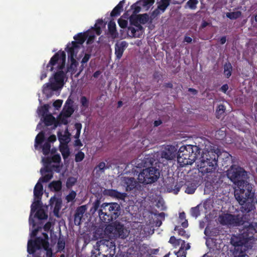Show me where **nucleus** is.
Here are the masks:
<instances>
[{
	"instance_id": "nucleus-1",
	"label": "nucleus",
	"mask_w": 257,
	"mask_h": 257,
	"mask_svg": "<svg viewBox=\"0 0 257 257\" xmlns=\"http://www.w3.org/2000/svg\"><path fill=\"white\" fill-rule=\"evenodd\" d=\"M48 217L45 210H31L29 217V223L30 225L31 239H29L27 244V251L29 254H34L37 250L40 252L45 251L46 257H52L53 253L52 247L48 242V235L46 233H43L42 236L38 237L35 240H33L32 238L35 237L38 232V228L35 226L36 220L46 219Z\"/></svg>"
},
{
	"instance_id": "nucleus-2",
	"label": "nucleus",
	"mask_w": 257,
	"mask_h": 257,
	"mask_svg": "<svg viewBox=\"0 0 257 257\" xmlns=\"http://www.w3.org/2000/svg\"><path fill=\"white\" fill-rule=\"evenodd\" d=\"M65 52L59 51L53 55L48 64L46 65V68L48 69L50 67L49 71H52L54 70V66L58 63L57 68L59 70L54 74L53 77L50 78L49 83L43 85V93L48 98L52 95V91L61 89L64 85L65 74L62 70L65 67Z\"/></svg>"
},
{
	"instance_id": "nucleus-3",
	"label": "nucleus",
	"mask_w": 257,
	"mask_h": 257,
	"mask_svg": "<svg viewBox=\"0 0 257 257\" xmlns=\"http://www.w3.org/2000/svg\"><path fill=\"white\" fill-rule=\"evenodd\" d=\"M218 158V155L216 152L211 150L206 151L202 154L197 165L198 171L201 173L202 177H204L211 185L213 189H216L223 182L220 175L215 172Z\"/></svg>"
},
{
	"instance_id": "nucleus-4",
	"label": "nucleus",
	"mask_w": 257,
	"mask_h": 257,
	"mask_svg": "<svg viewBox=\"0 0 257 257\" xmlns=\"http://www.w3.org/2000/svg\"><path fill=\"white\" fill-rule=\"evenodd\" d=\"M238 188L235 190L234 196L241 205L240 209H255L254 206L255 189L253 185L247 180L241 183L240 186H236Z\"/></svg>"
},
{
	"instance_id": "nucleus-5",
	"label": "nucleus",
	"mask_w": 257,
	"mask_h": 257,
	"mask_svg": "<svg viewBox=\"0 0 257 257\" xmlns=\"http://www.w3.org/2000/svg\"><path fill=\"white\" fill-rule=\"evenodd\" d=\"M200 151L197 146L187 145L181 146L177 153V161L180 166L184 167L192 165L200 155Z\"/></svg>"
},
{
	"instance_id": "nucleus-6",
	"label": "nucleus",
	"mask_w": 257,
	"mask_h": 257,
	"mask_svg": "<svg viewBox=\"0 0 257 257\" xmlns=\"http://www.w3.org/2000/svg\"><path fill=\"white\" fill-rule=\"evenodd\" d=\"M226 175L235 186H240L248 179L247 172L243 168L235 165H232L227 171Z\"/></svg>"
},
{
	"instance_id": "nucleus-7",
	"label": "nucleus",
	"mask_w": 257,
	"mask_h": 257,
	"mask_svg": "<svg viewBox=\"0 0 257 257\" xmlns=\"http://www.w3.org/2000/svg\"><path fill=\"white\" fill-rule=\"evenodd\" d=\"M159 177V170L156 167H150L143 169L139 174L138 179L140 183L147 185L155 182Z\"/></svg>"
},
{
	"instance_id": "nucleus-8",
	"label": "nucleus",
	"mask_w": 257,
	"mask_h": 257,
	"mask_svg": "<svg viewBox=\"0 0 257 257\" xmlns=\"http://www.w3.org/2000/svg\"><path fill=\"white\" fill-rule=\"evenodd\" d=\"M94 249L92 251L91 257H96L99 254L100 250H109L108 254L104 257H112L115 253V245L113 242L105 239L98 241L94 246Z\"/></svg>"
},
{
	"instance_id": "nucleus-9",
	"label": "nucleus",
	"mask_w": 257,
	"mask_h": 257,
	"mask_svg": "<svg viewBox=\"0 0 257 257\" xmlns=\"http://www.w3.org/2000/svg\"><path fill=\"white\" fill-rule=\"evenodd\" d=\"M218 219L221 224L230 227L239 226L244 223L242 215H240L238 214H231L222 213L219 215Z\"/></svg>"
},
{
	"instance_id": "nucleus-10",
	"label": "nucleus",
	"mask_w": 257,
	"mask_h": 257,
	"mask_svg": "<svg viewBox=\"0 0 257 257\" xmlns=\"http://www.w3.org/2000/svg\"><path fill=\"white\" fill-rule=\"evenodd\" d=\"M106 233L110 234L114 237L124 238L123 226L119 222H115L107 225L105 229Z\"/></svg>"
},
{
	"instance_id": "nucleus-11",
	"label": "nucleus",
	"mask_w": 257,
	"mask_h": 257,
	"mask_svg": "<svg viewBox=\"0 0 257 257\" xmlns=\"http://www.w3.org/2000/svg\"><path fill=\"white\" fill-rule=\"evenodd\" d=\"M168 182L165 184V188L168 192H171L174 194H177L180 189L185 185V181L181 180L177 181L174 185L175 180L174 178H170L168 180Z\"/></svg>"
},
{
	"instance_id": "nucleus-12",
	"label": "nucleus",
	"mask_w": 257,
	"mask_h": 257,
	"mask_svg": "<svg viewBox=\"0 0 257 257\" xmlns=\"http://www.w3.org/2000/svg\"><path fill=\"white\" fill-rule=\"evenodd\" d=\"M98 211L100 219L104 223H108L118 216V211L119 210H108V212H103V210H95Z\"/></svg>"
},
{
	"instance_id": "nucleus-13",
	"label": "nucleus",
	"mask_w": 257,
	"mask_h": 257,
	"mask_svg": "<svg viewBox=\"0 0 257 257\" xmlns=\"http://www.w3.org/2000/svg\"><path fill=\"white\" fill-rule=\"evenodd\" d=\"M177 149L172 145H167L162 148L159 155L162 158L171 160L176 157Z\"/></svg>"
},
{
	"instance_id": "nucleus-14",
	"label": "nucleus",
	"mask_w": 257,
	"mask_h": 257,
	"mask_svg": "<svg viewBox=\"0 0 257 257\" xmlns=\"http://www.w3.org/2000/svg\"><path fill=\"white\" fill-rule=\"evenodd\" d=\"M123 186L125 187L126 191H130L133 190H141V186L139 184L138 182L133 177H124L122 180Z\"/></svg>"
},
{
	"instance_id": "nucleus-15",
	"label": "nucleus",
	"mask_w": 257,
	"mask_h": 257,
	"mask_svg": "<svg viewBox=\"0 0 257 257\" xmlns=\"http://www.w3.org/2000/svg\"><path fill=\"white\" fill-rule=\"evenodd\" d=\"M79 47L80 46H77L75 42H72L71 44H67L66 50L68 53V57L71 61H75L74 58L76 56Z\"/></svg>"
},
{
	"instance_id": "nucleus-16",
	"label": "nucleus",
	"mask_w": 257,
	"mask_h": 257,
	"mask_svg": "<svg viewBox=\"0 0 257 257\" xmlns=\"http://www.w3.org/2000/svg\"><path fill=\"white\" fill-rule=\"evenodd\" d=\"M128 44L125 41H121L120 43H116L115 44V55L117 59H120L121 58Z\"/></svg>"
},
{
	"instance_id": "nucleus-17",
	"label": "nucleus",
	"mask_w": 257,
	"mask_h": 257,
	"mask_svg": "<svg viewBox=\"0 0 257 257\" xmlns=\"http://www.w3.org/2000/svg\"><path fill=\"white\" fill-rule=\"evenodd\" d=\"M103 193L105 195L121 200H124L126 197L125 193H121L114 189H105Z\"/></svg>"
},
{
	"instance_id": "nucleus-18",
	"label": "nucleus",
	"mask_w": 257,
	"mask_h": 257,
	"mask_svg": "<svg viewBox=\"0 0 257 257\" xmlns=\"http://www.w3.org/2000/svg\"><path fill=\"white\" fill-rule=\"evenodd\" d=\"M58 140L60 142V145H68V144L70 141L71 134L67 128L64 131V134L62 132L59 131L57 133Z\"/></svg>"
},
{
	"instance_id": "nucleus-19",
	"label": "nucleus",
	"mask_w": 257,
	"mask_h": 257,
	"mask_svg": "<svg viewBox=\"0 0 257 257\" xmlns=\"http://www.w3.org/2000/svg\"><path fill=\"white\" fill-rule=\"evenodd\" d=\"M242 235L239 236H233L231 238V244L236 247L245 246V244L248 242V238L242 239Z\"/></svg>"
},
{
	"instance_id": "nucleus-20",
	"label": "nucleus",
	"mask_w": 257,
	"mask_h": 257,
	"mask_svg": "<svg viewBox=\"0 0 257 257\" xmlns=\"http://www.w3.org/2000/svg\"><path fill=\"white\" fill-rule=\"evenodd\" d=\"M48 188L51 191L58 192L61 191L62 182L61 180L53 181L48 185Z\"/></svg>"
},
{
	"instance_id": "nucleus-21",
	"label": "nucleus",
	"mask_w": 257,
	"mask_h": 257,
	"mask_svg": "<svg viewBox=\"0 0 257 257\" xmlns=\"http://www.w3.org/2000/svg\"><path fill=\"white\" fill-rule=\"evenodd\" d=\"M44 122L47 126H50L53 124L55 127L59 125V122L51 114H46L44 116Z\"/></svg>"
},
{
	"instance_id": "nucleus-22",
	"label": "nucleus",
	"mask_w": 257,
	"mask_h": 257,
	"mask_svg": "<svg viewBox=\"0 0 257 257\" xmlns=\"http://www.w3.org/2000/svg\"><path fill=\"white\" fill-rule=\"evenodd\" d=\"M125 0H122L113 8L110 13L111 17H115L120 15L121 12L123 11V4Z\"/></svg>"
},
{
	"instance_id": "nucleus-23",
	"label": "nucleus",
	"mask_w": 257,
	"mask_h": 257,
	"mask_svg": "<svg viewBox=\"0 0 257 257\" xmlns=\"http://www.w3.org/2000/svg\"><path fill=\"white\" fill-rule=\"evenodd\" d=\"M43 194V186L42 183L38 182L34 189V198L40 199L42 198Z\"/></svg>"
},
{
	"instance_id": "nucleus-24",
	"label": "nucleus",
	"mask_w": 257,
	"mask_h": 257,
	"mask_svg": "<svg viewBox=\"0 0 257 257\" xmlns=\"http://www.w3.org/2000/svg\"><path fill=\"white\" fill-rule=\"evenodd\" d=\"M87 37L88 34L86 33H79L74 36L73 38L75 40L74 42H76L77 45L80 46L84 43Z\"/></svg>"
},
{
	"instance_id": "nucleus-25",
	"label": "nucleus",
	"mask_w": 257,
	"mask_h": 257,
	"mask_svg": "<svg viewBox=\"0 0 257 257\" xmlns=\"http://www.w3.org/2000/svg\"><path fill=\"white\" fill-rule=\"evenodd\" d=\"M213 202L211 199H208L205 200L203 203H200L195 207H192L191 209H200L203 207V209H211L213 207Z\"/></svg>"
},
{
	"instance_id": "nucleus-26",
	"label": "nucleus",
	"mask_w": 257,
	"mask_h": 257,
	"mask_svg": "<svg viewBox=\"0 0 257 257\" xmlns=\"http://www.w3.org/2000/svg\"><path fill=\"white\" fill-rule=\"evenodd\" d=\"M45 139V132L43 131L40 132L36 137L35 140V148L37 149L39 145H41L44 141Z\"/></svg>"
},
{
	"instance_id": "nucleus-27",
	"label": "nucleus",
	"mask_w": 257,
	"mask_h": 257,
	"mask_svg": "<svg viewBox=\"0 0 257 257\" xmlns=\"http://www.w3.org/2000/svg\"><path fill=\"white\" fill-rule=\"evenodd\" d=\"M223 74L227 78L230 77L232 71V66L229 62L225 63L223 66Z\"/></svg>"
},
{
	"instance_id": "nucleus-28",
	"label": "nucleus",
	"mask_w": 257,
	"mask_h": 257,
	"mask_svg": "<svg viewBox=\"0 0 257 257\" xmlns=\"http://www.w3.org/2000/svg\"><path fill=\"white\" fill-rule=\"evenodd\" d=\"M59 150L64 160L67 159L70 156V152L68 145H60Z\"/></svg>"
},
{
	"instance_id": "nucleus-29",
	"label": "nucleus",
	"mask_w": 257,
	"mask_h": 257,
	"mask_svg": "<svg viewBox=\"0 0 257 257\" xmlns=\"http://www.w3.org/2000/svg\"><path fill=\"white\" fill-rule=\"evenodd\" d=\"M178 223H180L183 228H187L188 226V220L186 218V215L184 212L179 213Z\"/></svg>"
},
{
	"instance_id": "nucleus-30",
	"label": "nucleus",
	"mask_w": 257,
	"mask_h": 257,
	"mask_svg": "<svg viewBox=\"0 0 257 257\" xmlns=\"http://www.w3.org/2000/svg\"><path fill=\"white\" fill-rule=\"evenodd\" d=\"M169 242L175 247L179 246L180 245H181V246L185 245V242L184 240L180 239H177L174 236H171L170 237Z\"/></svg>"
},
{
	"instance_id": "nucleus-31",
	"label": "nucleus",
	"mask_w": 257,
	"mask_h": 257,
	"mask_svg": "<svg viewBox=\"0 0 257 257\" xmlns=\"http://www.w3.org/2000/svg\"><path fill=\"white\" fill-rule=\"evenodd\" d=\"M190 248V245L188 243L185 244V246H180L179 251L175 252L177 255V257H186V253L185 250H188Z\"/></svg>"
},
{
	"instance_id": "nucleus-32",
	"label": "nucleus",
	"mask_w": 257,
	"mask_h": 257,
	"mask_svg": "<svg viewBox=\"0 0 257 257\" xmlns=\"http://www.w3.org/2000/svg\"><path fill=\"white\" fill-rule=\"evenodd\" d=\"M108 29L110 35L115 37L117 33L116 30V25L114 22L110 21L108 24Z\"/></svg>"
},
{
	"instance_id": "nucleus-33",
	"label": "nucleus",
	"mask_w": 257,
	"mask_h": 257,
	"mask_svg": "<svg viewBox=\"0 0 257 257\" xmlns=\"http://www.w3.org/2000/svg\"><path fill=\"white\" fill-rule=\"evenodd\" d=\"M105 25V24L104 23L102 20L98 19V20H97L96 23L94 25V29L96 34L97 35H99L101 33L100 26H104Z\"/></svg>"
},
{
	"instance_id": "nucleus-34",
	"label": "nucleus",
	"mask_w": 257,
	"mask_h": 257,
	"mask_svg": "<svg viewBox=\"0 0 257 257\" xmlns=\"http://www.w3.org/2000/svg\"><path fill=\"white\" fill-rule=\"evenodd\" d=\"M42 198L40 199L34 198V201L31 205V209H43L42 203L41 201Z\"/></svg>"
},
{
	"instance_id": "nucleus-35",
	"label": "nucleus",
	"mask_w": 257,
	"mask_h": 257,
	"mask_svg": "<svg viewBox=\"0 0 257 257\" xmlns=\"http://www.w3.org/2000/svg\"><path fill=\"white\" fill-rule=\"evenodd\" d=\"M170 1L171 0H161L159 3L158 9L164 12L170 5Z\"/></svg>"
},
{
	"instance_id": "nucleus-36",
	"label": "nucleus",
	"mask_w": 257,
	"mask_h": 257,
	"mask_svg": "<svg viewBox=\"0 0 257 257\" xmlns=\"http://www.w3.org/2000/svg\"><path fill=\"white\" fill-rule=\"evenodd\" d=\"M241 16V12L240 11H236L233 12H229L226 13V17L230 20H235Z\"/></svg>"
},
{
	"instance_id": "nucleus-37",
	"label": "nucleus",
	"mask_w": 257,
	"mask_h": 257,
	"mask_svg": "<svg viewBox=\"0 0 257 257\" xmlns=\"http://www.w3.org/2000/svg\"><path fill=\"white\" fill-rule=\"evenodd\" d=\"M129 20L131 25L137 26L140 23L139 15H132L129 18Z\"/></svg>"
},
{
	"instance_id": "nucleus-38",
	"label": "nucleus",
	"mask_w": 257,
	"mask_h": 257,
	"mask_svg": "<svg viewBox=\"0 0 257 257\" xmlns=\"http://www.w3.org/2000/svg\"><path fill=\"white\" fill-rule=\"evenodd\" d=\"M77 182V179L73 177H68L67 179L66 186L68 189L71 188L72 186H73Z\"/></svg>"
},
{
	"instance_id": "nucleus-39",
	"label": "nucleus",
	"mask_w": 257,
	"mask_h": 257,
	"mask_svg": "<svg viewBox=\"0 0 257 257\" xmlns=\"http://www.w3.org/2000/svg\"><path fill=\"white\" fill-rule=\"evenodd\" d=\"M53 178V174L52 173H48L41 177L38 182L42 183H47L52 178Z\"/></svg>"
},
{
	"instance_id": "nucleus-40",
	"label": "nucleus",
	"mask_w": 257,
	"mask_h": 257,
	"mask_svg": "<svg viewBox=\"0 0 257 257\" xmlns=\"http://www.w3.org/2000/svg\"><path fill=\"white\" fill-rule=\"evenodd\" d=\"M42 152L44 155H47L49 154L51 148V144L49 142H45L42 147Z\"/></svg>"
},
{
	"instance_id": "nucleus-41",
	"label": "nucleus",
	"mask_w": 257,
	"mask_h": 257,
	"mask_svg": "<svg viewBox=\"0 0 257 257\" xmlns=\"http://www.w3.org/2000/svg\"><path fill=\"white\" fill-rule=\"evenodd\" d=\"M74 126L76 130V133L74 137L75 139H79L82 128V124L79 122H76L75 123Z\"/></svg>"
},
{
	"instance_id": "nucleus-42",
	"label": "nucleus",
	"mask_w": 257,
	"mask_h": 257,
	"mask_svg": "<svg viewBox=\"0 0 257 257\" xmlns=\"http://www.w3.org/2000/svg\"><path fill=\"white\" fill-rule=\"evenodd\" d=\"M57 251H62L65 246V242L63 238H59L57 243Z\"/></svg>"
},
{
	"instance_id": "nucleus-43",
	"label": "nucleus",
	"mask_w": 257,
	"mask_h": 257,
	"mask_svg": "<svg viewBox=\"0 0 257 257\" xmlns=\"http://www.w3.org/2000/svg\"><path fill=\"white\" fill-rule=\"evenodd\" d=\"M68 117H66V116L61 113L58 117V120H57L59 122V125L60 124H67L68 123Z\"/></svg>"
},
{
	"instance_id": "nucleus-44",
	"label": "nucleus",
	"mask_w": 257,
	"mask_h": 257,
	"mask_svg": "<svg viewBox=\"0 0 257 257\" xmlns=\"http://www.w3.org/2000/svg\"><path fill=\"white\" fill-rule=\"evenodd\" d=\"M138 3L139 2H137V3L132 5L131 7V10L133 11L132 15H137L141 11V8L138 5Z\"/></svg>"
},
{
	"instance_id": "nucleus-45",
	"label": "nucleus",
	"mask_w": 257,
	"mask_h": 257,
	"mask_svg": "<svg viewBox=\"0 0 257 257\" xmlns=\"http://www.w3.org/2000/svg\"><path fill=\"white\" fill-rule=\"evenodd\" d=\"M139 22L142 24H145L149 20V16L147 14L139 15Z\"/></svg>"
},
{
	"instance_id": "nucleus-46",
	"label": "nucleus",
	"mask_w": 257,
	"mask_h": 257,
	"mask_svg": "<svg viewBox=\"0 0 257 257\" xmlns=\"http://www.w3.org/2000/svg\"><path fill=\"white\" fill-rule=\"evenodd\" d=\"M76 196V193L75 191L72 190L66 197V199L67 202H70L73 201Z\"/></svg>"
},
{
	"instance_id": "nucleus-47",
	"label": "nucleus",
	"mask_w": 257,
	"mask_h": 257,
	"mask_svg": "<svg viewBox=\"0 0 257 257\" xmlns=\"http://www.w3.org/2000/svg\"><path fill=\"white\" fill-rule=\"evenodd\" d=\"M84 153L80 151L75 155V161L76 162H80L84 159Z\"/></svg>"
},
{
	"instance_id": "nucleus-48",
	"label": "nucleus",
	"mask_w": 257,
	"mask_h": 257,
	"mask_svg": "<svg viewBox=\"0 0 257 257\" xmlns=\"http://www.w3.org/2000/svg\"><path fill=\"white\" fill-rule=\"evenodd\" d=\"M225 107L224 105L220 104L218 106L217 108L216 109V116L219 118V115H221L223 114L225 112Z\"/></svg>"
},
{
	"instance_id": "nucleus-49",
	"label": "nucleus",
	"mask_w": 257,
	"mask_h": 257,
	"mask_svg": "<svg viewBox=\"0 0 257 257\" xmlns=\"http://www.w3.org/2000/svg\"><path fill=\"white\" fill-rule=\"evenodd\" d=\"M74 112V109L72 106H68L64 112L62 113L63 114L69 117Z\"/></svg>"
},
{
	"instance_id": "nucleus-50",
	"label": "nucleus",
	"mask_w": 257,
	"mask_h": 257,
	"mask_svg": "<svg viewBox=\"0 0 257 257\" xmlns=\"http://www.w3.org/2000/svg\"><path fill=\"white\" fill-rule=\"evenodd\" d=\"M51 204H53L55 202V207L54 209H60V206L61 204V201L59 200L58 199L56 198L55 197H53L50 199Z\"/></svg>"
},
{
	"instance_id": "nucleus-51",
	"label": "nucleus",
	"mask_w": 257,
	"mask_h": 257,
	"mask_svg": "<svg viewBox=\"0 0 257 257\" xmlns=\"http://www.w3.org/2000/svg\"><path fill=\"white\" fill-rule=\"evenodd\" d=\"M80 103L81 105L85 108H88L89 106V100L86 96H83L80 98Z\"/></svg>"
},
{
	"instance_id": "nucleus-52",
	"label": "nucleus",
	"mask_w": 257,
	"mask_h": 257,
	"mask_svg": "<svg viewBox=\"0 0 257 257\" xmlns=\"http://www.w3.org/2000/svg\"><path fill=\"white\" fill-rule=\"evenodd\" d=\"M198 3V2L197 0H189L187 3V5L190 9L194 10L196 8V5Z\"/></svg>"
},
{
	"instance_id": "nucleus-53",
	"label": "nucleus",
	"mask_w": 257,
	"mask_h": 257,
	"mask_svg": "<svg viewBox=\"0 0 257 257\" xmlns=\"http://www.w3.org/2000/svg\"><path fill=\"white\" fill-rule=\"evenodd\" d=\"M127 21L126 20L120 18L118 20V24L119 27L121 28H125L127 26Z\"/></svg>"
},
{
	"instance_id": "nucleus-54",
	"label": "nucleus",
	"mask_w": 257,
	"mask_h": 257,
	"mask_svg": "<svg viewBox=\"0 0 257 257\" xmlns=\"http://www.w3.org/2000/svg\"><path fill=\"white\" fill-rule=\"evenodd\" d=\"M43 69L44 70H43L42 71L41 74V76H40V79H41V80H43L44 78H45L47 77V71H49L50 67L48 69H47L46 68V66H45V64H44V65H43Z\"/></svg>"
},
{
	"instance_id": "nucleus-55",
	"label": "nucleus",
	"mask_w": 257,
	"mask_h": 257,
	"mask_svg": "<svg viewBox=\"0 0 257 257\" xmlns=\"http://www.w3.org/2000/svg\"><path fill=\"white\" fill-rule=\"evenodd\" d=\"M90 57H91V55L90 54H87V53L85 54L83 58H82V59L81 61V67H84V65L88 61Z\"/></svg>"
},
{
	"instance_id": "nucleus-56",
	"label": "nucleus",
	"mask_w": 257,
	"mask_h": 257,
	"mask_svg": "<svg viewBox=\"0 0 257 257\" xmlns=\"http://www.w3.org/2000/svg\"><path fill=\"white\" fill-rule=\"evenodd\" d=\"M196 189V188L195 186L191 185L190 186H187L185 190V192L187 194H192L195 192Z\"/></svg>"
},
{
	"instance_id": "nucleus-57",
	"label": "nucleus",
	"mask_w": 257,
	"mask_h": 257,
	"mask_svg": "<svg viewBox=\"0 0 257 257\" xmlns=\"http://www.w3.org/2000/svg\"><path fill=\"white\" fill-rule=\"evenodd\" d=\"M52 162L59 163L61 162V158L59 154H56L51 157Z\"/></svg>"
},
{
	"instance_id": "nucleus-58",
	"label": "nucleus",
	"mask_w": 257,
	"mask_h": 257,
	"mask_svg": "<svg viewBox=\"0 0 257 257\" xmlns=\"http://www.w3.org/2000/svg\"><path fill=\"white\" fill-rule=\"evenodd\" d=\"M155 3V0H143V6L144 7H150Z\"/></svg>"
},
{
	"instance_id": "nucleus-59",
	"label": "nucleus",
	"mask_w": 257,
	"mask_h": 257,
	"mask_svg": "<svg viewBox=\"0 0 257 257\" xmlns=\"http://www.w3.org/2000/svg\"><path fill=\"white\" fill-rule=\"evenodd\" d=\"M40 172L42 175L44 174L45 173H52V170L51 168H50L48 165H45V167L44 168H42L40 170Z\"/></svg>"
},
{
	"instance_id": "nucleus-60",
	"label": "nucleus",
	"mask_w": 257,
	"mask_h": 257,
	"mask_svg": "<svg viewBox=\"0 0 257 257\" xmlns=\"http://www.w3.org/2000/svg\"><path fill=\"white\" fill-rule=\"evenodd\" d=\"M175 231L177 232L179 235L184 236L185 235V231L182 229L180 228L178 226H176L174 229Z\"/></svg>"
},
{
	"instance_id": "nucleus-61",
	"label": "nucleus",
	"mask_w": 257,
	"mask_h": 257,
	"mask_svg": "<svg viewBox=\"0 0 257 257\" xmlns=\"http://www.w3.org/2000/svg\"><path fill=\"white\" fill-rule=\"evenodd\" d=\"M97 168H98L99 170L101 172H104L105 167V163L103 162H101L98 164L97 166Z\"/></svg>"
},
{
	"instance_id": "nucleus-62",
	"label": "nucleus",
	"mask_w": 257,
	"mask_h": 257,
	"mask_svg": "<svg viewBox=\"0 0 257 257\" xmlns=\"http://www.w3.org/2000/svg\"><path fill=\"white\" fill-rule=\"evenodd\" d=\"M62 100L60 99H58L55 101L53 103V106L56 108L59 109L62 104Z\"/></svg>"
},
{
	"instance_id": "nucleus-63",
	"label": "nucleus",
	"mask_w": 257,
	"mask_h": 257,
	"mask_svg": "<svg viewBox=\"0 0 257 257\" xmlns=\"http://www.w3.org/2000/svg\"><path fill=\"white\" fill-rule=\"evenodd\" d=\"M53 226V223L49 221L44 226L45 231H48L51 230V228Z\"/></svg>"
},
{
	"instance_id": "nucleus-64",
	"label": "nucleus",
	"mask_w": 257,
	"mask_h": 257,
	"mask_svg": "<svg viewBox=\"0 0 257 257\" xmlns=\"http://www.w3.org/2000/svg\"><path fill=\"white\" fill-rule=\"evenodd\" d=\"M128 30L131 31V34L134 37H139V35H137L136 34L137 30L136 28L133 27H128Z\"/></svg>"
}]
</instances>
